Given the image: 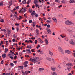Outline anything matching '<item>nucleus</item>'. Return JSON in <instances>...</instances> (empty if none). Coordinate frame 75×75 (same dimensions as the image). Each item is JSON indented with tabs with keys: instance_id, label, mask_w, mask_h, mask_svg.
I'll list each match as a JSON object with an SVG mask.
<instances>
[{
	"instance_id": "40",
	"label": "nucleus",
	"mask_w": 75,
	"mask_h": 75,
	"mask_svg": "<svg viewBox=\"0 0 75 75\" xmlns=\"http://www.w3.org/2000/svg\"><path fill=\"white\" fill-rule=\"evenodd\" d=\"M67 30L69 31V32H71V33H73V31L72 30H71L69 29H67Z\"/></svg>"
},
{
	"instance_id": "57",
	"label": "nucleus",
	"mask_w": 75,
	"mask_h": 75,
	"mask_svg": "<svg viewBox=\"0 0 75 75\" xmlns=\"http://www.w3.org/2000/svg\"><path fill=\"white\" fill-rule=\"evenodd\" d=\"M15 25H17V26H18V25H19V24H18V23H17H17H16L15 24Z\"/></svg>"
},
{
	"instance_id": "16",
	"label": "nucleus",
	"mask_w": 75,
	"mask_h": 75,
	"mask_svg": "<svg viewBox=\"0 0 75 75\" xmlns=\"http://www.w3.org/2000/svg\"><path fill=\"white\" fill-rule=\"evenodd\" d=\"M28 71H25V72L24 74L25 75H27V74H28Z\"/></svg>"
},
{
	"instance_id": "39",
	"label": "nucleus",
	"mask_w": 75,
	"mask_h": 75,
	"mask_svg": "<svg viewBox=\"0 0 75 75\" xmlns=\"http://www.w3.org/2000/svg\"><path fill=\"white\" fill-rule=\"evenodd\" d=\"M62 3H64V4L66 3V2H65V1L64 0H63L62 1Z\"/></svg>"
},
{
	"instance_id": "4",
	"label": "nucleus",
	"mask_w": 75,
	"mask_h": 75,
	"mask_svg": "<svg viewBox=\"0 0 75 75\" xmlns=\"http://www.w3.org/2000/svg\"><path fill=\"white\" fill-rule=\"evenodd\" d=\"M65 52L67 54H71V52L69 50H66L65 51Z\"/></svg>"
},
{
	"instance_id": "37",
	"label": "nucleus",
	"mask_w": 75,
	"mask_h": 75,
	"mask_svg": "<svg viewBox=\"0 0 75 75\" xmlns=\"http://www.w3.org/2000/svg\"><path fill=\"white\" fill-rule=\"evenodd\" d=\"M29 11L30 13H32V12L33 11V10H32V9H29Z\"/></svg>"
},
{
	"instance_id": "19",
	"label": "nucleus",
	"mask_w": 75,
	"mask_h": 75,
	"mask_svg": "<svg viewBox=\"0 0 75 75\" xmlns=\"http://www.w3.org/2000/svg\"><path fill=\"white\" fill-rule=\"evenodd\" d=\"M71 67H67V70L68 71H71Z\"/></svg>"
},
{
	"instance_id": "27",
	"label": "nucleus",
	"mask_w": 75,
	"mask_h": 75,
	"mask_svg": "<svg viewBox=\"0 0 75 75\" xmlns=\"http://www.w3.org/2000/svg\"><path fill=\"white\" fill-rule=\"evenodd\" d=\"M33 27H35V23L34 22H33Z\"/></svg>"
},
{
	"instance_id": "23",
	"label": "nucleus",
	"mask_w": 75,
	"mask_h": 75,
	"mask_svg": "<svg viewBox=\"0 0 75 75\" xmlns=\"http://www.w3.org/2000/svg\"><path fill=\"white\" fill-rule=\"evenodd\" d=\"M70 2L71 3H75V1L74 0H70Z\"/></svg>"
},
{
	"instance_id": "64",
	"label": "nucleus",
	"mask_w": 75,
	"mask_h": 75,
	"mask_svg": "<svg viewBox=\"0 0 75 75\" xmlns=\"http://www.w3.org/2000/svg\"><path fill=\"white\" fill-rule=\"evenodd\" d=\"M29 50L30 49H27L26 50V51H27V52H28V51H29Z\"/></svg>"
},
{
	"instance_id": "3",
	"label": "nucleus",
	"mask_w": 75,
	"mask_h": 75,
	"mask_svg": "<svg viewBox=\"0 0 75 75\" xmlns=\"http://www.w3.org/2000/svg\"><path fill=\"white\" fill-rule=\"evenodd\" d=\"M47 31L48 32V34H50L51 33V30H50V29L47 28Z\"/></svg>"
},
{
	"instance_id": "24",
	"label": "nucleus",
	"mask_w": 75,
	"mask_h": 75,
	"mask_svg": "<svg viewBox=\"0 0 75 75\" xmlns=\"http://www.w3.org/2000/svg\"><path fill=\"white\" fill-rule=\"evenodd\" d=\"M36 34H37V35H39V33H38L39 30H38L36 29Z\"/></svg>"
},
{
	"instance_id": "2",
	"label": "nucleus",
	"mask_w": 75,
	"mask_h": 75,
	"mask_svg": "<svg viewBox=\"0 0 75 75\" xmlns=\"http://www.w3.org/2000/svg\"><path fill=\"white\" fill-rule=\"evenodd\" d=\"M65 23L67 25H71V24H72V25H74L75 24L74 23H72V22H71V21H67L65 22Z\"/></svg>"
},
{
	"instance_id": "18",
	"label": "nucleus",
	"mask_w": 75,
	"mask_h": 75,
	"mask_svg": "<svg viewBox=\"0 0 75 75\" xmlns=\"http://www.w3.org/2000/svg\"><path fill=\"white\" fill-rule=\"evenodd\" d=\"M22 3L23 4H26L27 2L26 1V0H24V1H22Z\"/></svg>"
},
{
	"instance_id": "49",
	"label": "nucleus",
	"mask_w": 75,
	"mask_h": 75,
	"mask_svg": "<svg viewBox=\"0 0 75 75\" xmlns=\"http://www.w3.org/2000/svg\"><path fill=\"white\" fill-rule=\"evenodd\" d=\"M16 9L17 10H18V9H19V6H17L16 7Z\"/></svg>"
},
{
	"instance_id": "46",
	"label": "nucleus",
	"mask_w": 75,
	"mask_h": 75,
	"mask_svg": "<svg viewBox=\"0 0 75 75\" xmlns=\"http://www.w3.org/2000/svg\"><path fill=\"white\" fill-rule=\"evenodd\" d=\"M37 0H35L34 1L35 4H37Z\"/></svg>"
},
{
	"instance_id": "58",
	"label": "nucleus",
	"mask_w": 75,
	"mask_h": 75,
	"mask_svg": "<svg viewBox=\"0 0 75 75\" xmlns=\"http://www.w3.org/2000/svg\"><path fill=\"white\" fill-rule=\"evenodd\" d=\"M17 56H15L14 57V59H16L17 58Z\"/></svg>"
},
{
	"instance_id": "28",
	"label": "nucleus",
	"mask_w": 75,
	"mask_h": 75,
	"mask_svg": "<svg viewBox=\"0 0 75 75\" xmlns=\"http://www.w3.org/2000/svg\"><path fill=\"white\" fill-rule=\"evenodd\" d=\"M58 49L60 51H62V48H61V47H59Z\"/></svg>"
},
{
	"instance_id": "35",
	"label": "nucleus",
	"mask_w": 75,
	"mask_h": 75,
	"mask_svg": "<svg viewBox=\"0 0 75 75\" xmlns=\"http://www.w3.org/2000/svg\"><path fill=\"white\" fill-rule=\"evenodd\" d=\"M52 75H57V73H56V72H53Z\"/></svg>"
},
{
	"instance_id": "33",
	"label": "nucleus",
	"mask_w": 75,
	"mask_h": 75,
	"mask_svg": "<svg viewBox=\"0 0 75 75\" xmlns=\"http://www.w3.org/2000/svg\"><path fill=\"white\" fill-rule=\"evenodd\" d=\"M0 21L1 22V23H3V22H4V19H2Z\"/></svg>"
},
{
	"instance_id": "36",
	"label": "nucleus",
	"mask_w": 75,
	"mask_h": 75,
	"mask_svg": "<svg viewBox=\"0 0 75 75\" xmlns=\"http://www.w3.org/2000/svg\"><path fill=\"white\" fill-rule=\"evenodd\" d=\"M16 29L17 30V32L18 31V30H19V28H18V27H16Z\"/></svg>"
},
{
	"instance_id": "42",
	"label": "nucleus",
	"mask_w": 75,
	"mask_h": 75,
	"mask_svg": "<svg viewBox=\"0 0 75 75\" xmlns=\"http://www.w3.org/2000/svg\"><path fill=\"white\" fill-rule=\"evenodd\" d=\"M32 20H30L29 21V23H32Z\"/></svg>"
},
{
	"instance_id": "59",
	"label": "nucleus",
	"mask_w": 75,
	"mask_h": 75,
	"mask_svg": "<svg viewBox=\"0 0 75 75\" xmlns=\"http://www.w3.org/2000/svg\"><path fill=\"white\" fill-rule=\"evenodd\" d=\"M52 35H55V33H54V32H53L52 33Z\"/></svg>"
},
{
	"instance_id": "45",
	"label": "nucleus",
	"mask_w": 75,
	"mask_h": 75,
	"mask_svg": "<svg viewBox=\"0 0 75 75\" xmlns=\"http://www.w3.org/2000/svg\"><path fill=\"white\" fill-rule=\"evenodd\" d=\"M35 5L36 7H39V6L37 4H35Z\"/></svg>"
},
{
	"instance_id": "53",
	"label": "nucleus",
	"mask_w": 75,
	"mask_h": 75,
	"mask_svg": "<svg viewBox=\"0 0 75 75\" xmlns=\"http://www.w3.org/2000/svg\"><path fill=\"white\" fill-rule=\"evenodd\" d=\"M73 16H75V11H74V12L72 14Z\"/></svg>"
},
{
	"instance_id": "20",
	"label": "nucleus",
	"mask_w": 75,
	"mask_h": 75,
	"mask_svg": "<svg viewBox=\"0 0 75 75\" xmlns=\"http://www.w3.org/2000/svg\"><path fill=\"white\" fill-rule=\"evenodd\" d=\"M38 40L39 41H40V42L41 43H42V42H43L42 41V40H41V39L40 38L38 39Z\"/></svg>"
},
{
	"instance_id": "43",
	"label": "nucleus",
	"mask_w": 75,
	"mask_h": 75,
	"mask_svg": "<svg viewBox=\"0 0 75 75\" xmlns=\"http://www.w3.org/2000/svg\"><path fill=\"white\" fill-rule=\"evenodd\" d=\"M24 67H25V68L27 67L28 66V65H27V64H24Z\"/></svg>"
},
{
	"instance_id": "55",
	"label": "nucleus",
	"mask_w": 75,
	"mask_h": 75,
	"mask_svg": "<svg viewBox=\"0 0 75 75\" xmlns=\"http://www.w3.org/2000/svg\"><path fill=\"white\" fill-rule=\"evenodd\" d=\"M47 27H48V28H50V25H47Z\"/></svg>"
},
{
	"instance_id": "41",
	"label": "nucleus",
	"mask_w": 75,
	"mask_h": 75,
	"mask_svg": "<svg viewBox=\"0 0 75 75\" xmlns=\"http://www.w3.org/2000/svg\"><path fill=\"white\" fill-rule=\"evenodd\" d=\"M46 22H47V23H50V22H51V21H50V20H47Z\"/></svg>"
},
{
	"instance_id": "51",
	"label": "nucleus",
	"mask_w": 75,
	"mask_h": 75,
	"mask_svg": "<svg viewBox=\"0 0 75 75\" xmlns=\"http://www.w3.org/2000/svg\"><path fill=\"white\" fill-rule=\"evenodd\" d=\"M10 73H6L5 74V75H10Z\"/></svg>"
},
{
	"instance_id": "14",
	"label": "nucleus",
	"mask_w": 75,
	"mask_h": 75,
	"mask_svg": "<svg viewBox=\"0 0 75 75\" xmlns=\"http://www.w3.org/2000/svg\"><path fill=\"white\" fill-rule=\"evenodd\" d=\"M12 4V1H10V2H9L8 5L9 6H11Z\"/></svg>"
},
{
	"instance_id": "38",
	"label": "nucleus",
	"mask_w": 75,
	"mask_h": 75,
	"mask_svg": "<svg viewBox=\"0 0 75 75\" xmlns=\"http://www.w3.org/2000/svg\"><path fill=\"white\" fill-rule=\"evenodd\" d=\"M9 58H11V59H14V57H12V56H10L9 57Z\"/></svg>"
},
{
	"instance_id": "31",
	"label": "nucleus",
	"mask_w": 75,
	"mask_h": 75,
	"mask_svg": "<svg viewBox=\"0 0 75 75\" xmlns=\"http://www.w3.org/2000/svg\"><path fill=\"white\" fill-rule=\"evenodd\" d=\"M3 4V2H1L0 3V5L1 6H2Z\"/></svg>"
},
{
	"instance_id": "9",
	"label": "nucleus",
	"mask_w": 75,
	"mask_h": 75,
	"mask_svg": "<svg viewBox=\"0 0 75 75\" xmlns=\"http://www.w3.org/2000/svg\"><path fill=\"white\" fill-rule=\"evenodd\" d=\"M11 33V30H8V34H10Z\"/></svg>"
},
{
	"instance_id": "21",
	"label": "nucleus",
	"mask_w": 75,
	"mask_h": 75,
	"mask_svg": "<svg viewBox=\"0 0 75 75\" xmlns=\"http://www.w3.org/2000/svg\"><path fill=\"white\" fill-rule=\"evenodd\" d=\"M28 64V62L27 61H26L24 63V64Z\"/></svg>"
},
{
	"instance_id": "47",
	"label": "nucleus",
	"mask_w": 75,
	"mask_h": 75,
	"mask_svg": "<svg viewBox=\"0 0 75 75\" xmlns=\"http://www.w3.org/2000/svg\"><path fill=\"white\" fill-rule=\"evenodd\" d=\"M35 44H37V40H35Z\"/></svg>"
},
{
	"instance_id": "34",
	"label": "nucleus",
	"mask_w": 75,
	"mask_h": 75,
	"mask_svg": "<svg viewBox=\"0 0 75 75\" xmlns=\"http://www.w3.org/2000/svg\"><path fill=\"white\" fill-rule=\"evenodd\" d=\"M1 31H4V32H6V30L4 29H1Z\"/></svg>"
},
{
	"instance_id": "11",
	"label": "nucleus",
	"mask_w": 75,
	"mask_h": 75,
	"mask_svg": "<svg viewBox=\"0 0 75 75\" xmlns=\"http://www.w3.org/2000/svg\"><path fill=\"white\" fill-rule=\"evenodd\" d=\"M49 52L50 55H51V56L53 55V53L52 52H51V51L49 50Z\"/></svg>"
},
{
	"instance_id": "52",
	"label": "nucleus",
	"mask_w": 75,
	"mask_h": 75,
	"mask_svg": "<svg viewBox=\"0 0 75 75\" xmlns=\"http://www.w3.org/2000/svg\"><path fill=\"white\" fill-rule=\"evenodd\" d=\"M1 64H3V63H4V61L3 60H2L1 61Z\"/></svg>"
},
{
	"instance_id": "62",
	"label": "nucleus",
	"mask_w": 75,
	"mask_h": 75,
	"mask_svg": "<svg viewBox=\"0 0 75 75\" xmlns=\"http://www.w3.org/2000/svg\"><path fill=\"white\" fill-rule=\"evenodd\" d=\"M28 51L29 53H30V54H31V51L30 50H29Z\"/></svg>"
},
{
	"instance_id": "10",
	"label": "nucleus",
	"mask_w": 75,
	"mask_h": 75,
	"mask_svg": "<svg viewBox=\"0 0 75 75\" xmlns=\"http://www.w3.org/2000/svg\"><path fill=\"white\" fill-rule=\"evenodd\" d=\"M2 58H5L6 57V54H5V53L3 54L2 55Z\"/></svg>"
},
{
	"instance_id": "29",
	"label": "nucleus",
	"mask_w": 75,
	"mask_h": 75,
	"mask_svg": "<svg viewBox=\"0 0 75 75\" xmlns=\"http://www.w3.org/2000/svg\"><path fill=\"white\" fill-rule=\"evenodd\" d=\"M23 67L22 66H20L18 67V68H20V69H23Z\"/></svg>"
},
{
	"instance_id": "5",
	"label": "nucleus",
	"mask_w": 75,
	"mask_h": 75,
	"mask_svg": "<svg viewBox=\"0 0 75 75\" xmlns=\"http://www.w3.org/2000/svg\"><path fill=\"white\" fill-rule=\"evenodd\" d=\"M66 65H67V66H69V67H72L73 65H72V64H71V63H69L68 64H66Z\"/></svg>"
},
{
	"instance_id": "26",
	"label": "nucleus",
	"mask_w": 75,
	"mask_h": 75,
	"mask_svg": "<svg viewBox=\"0 0 75 75\" xmlns=\"http://www.w3.org/2000/svg\"><path fill=\"white\" fill-rule=\"evenodd\" d=\"M13 38H17V35H16L15 34H13Z\"/></svg>"
},
{
	"instance_id": "60",
	"label": "nucleus",
	"mask_w": 75,
	"mask_h": 75,
	"mask_svg": "<svg viewBox=\"0 0 75 75\" xmlns=\"http://www.w3.org/2000/svg\"><path fill=\"white\" fill-rule=\"evenodd\" d=\"M15 39H13L12 40V41H13V42H15Z\"/></svg>"
},
{
	"instance_id": "6",
	"label": "nucleus",
	"mask_w": 75,
	"mask_h": 75,
	"mask_svg": "<svg viewBox=\"0 0 75 75\" xmlns=\"http://www.w3.org/2000/svg\"><path fill=\"white\" fill-rule=\"evenodd\" d=\"M69 43L71 44H72V45H75V43L72 41H70Z\"/></svg>"
},
{
	"instance_id": "56",
	"label": "nucleus",
	"mask_w": 75,
	"mask_h": 75,
	"mask_svg": "<svg viewBox=\"0 0 75 75\" xmlns=\"http://www.w3.org/2000/svg\"><path fill=\"white\" fill-rule=\"evenodd\" d=\"M26 11V10H25V8H23V12H25V11Z\"/></svg>"
},
{
	"instance_id": "61",
	"label": "nucleus",
	"mask_w": 75,
	"mask_h": 75,
	"mask_svg": "<svg viewBox=\"0 0 75 75\" xmlns=\"http://www.w3.org/2000/svg\"><path fill=\"white\" fill-rule=\"evenodd\" d=\"M32 8H35V6L33 5V6H32Z\"/></svg>"
},
{
	"instance_id": "63",
	"label": "nucleus",
	"mask_w": 75,
	"mask_h": 75,
	"mask_svg": "<svg viewBox=\"0 0 75 75\" xmlns=\"http://www.w3.org/2000/svg\"><path fill=\"white\" fill-rule=\"evenodd\" d=\"M17 61H14L13 62V63H17Z\"/></svg>"
},
{
	"instance_id": "12",
	"label": "nucleus",
	"mask_w": 75,
	"mask_h": 75,
	"mask_svg": "<svg viewBox=\"0 0 75 75\" xmlns=\"http://www.w3.org/2000/svg\"><path fill=\"white\" fill-rule=\"evenodd\" d=\"M36 14V13H35V12H34H34H32L31 13V16H33V17Z\"/></svg>"
},
{
	"instance_id": "32",
	"label": "nucleus",
	"mask_w": 75,
	"mask_h": 75,
	"mask_svg": "<svg viewBox=\"0 0 75 75\" xmlns=\"http://www.w3.org/2000/svg\"><path fill=\"white\" fill-rule=\"evenodd\" d=\"M60 51V53L62 54H64V52H63V50H62Z\"/></svg>"
},
{
	"instance_id": "7",
	"label": "nucleus",
	"mask_w": 75,
	"mask_h": 75,
	"mask_svg": "<svg viewBox=\"0 0 75 75\" xmlns=\"http://www.w3.org/2000/svg\"><path fill=\"white\" fill-rule=\"evenodd\" d=\"M43 70H44V69L42 68H40L39 69V71L40 72H41L42 71H43Z\"/></svg>"
},
{
	"instance_id": "44",
	"label": "nucleus",
	"mask_w": 75,
	"mask_h": 75,
	"mask_svg": "<svg viewBox=\"0 0 75 75\" xmlns=\"http://www.w3.org/2000/svg\"><path fill=\"white\" fill-rule=\"evenodd\" d=\"M55 2H58V3H59L60 1L59 0H55Z\"/></svg>"
},
{
	"instance_id": "13",
	"label": "nucleus",
	"mask_w": 75,
	"mask_h": 75,
	"mask_svg": "<svg viewBox=\"0 0 75 75\" xmlns=\"http://www.w3.org/2000/svg\"><path fill=\"white\" fill-rule=\"evenodd\" d=\"M45 41L46 44H48V40L46 39L45 40Z\"/></svg>"
},
{
	"instance_id": "50",
	"label": "nucleus",
	"mask_w": 75,
	"mask_h": 75,
	"mask_svg": "<svg viewBox=\"0 0 75 75\" xmlns=\"http://www.w3.org/2000/svg\"><path fill=\"white\" fill-rule=\"evenodd\" d=\"M38 15L37 14H35V17H38Z\"/></svg>"
},
{
	"instance_id": "22",
	"label": "nucleus",
	"mask_w": 75,
	"mask_h": 75,
	"mask_svg": "<svg viewBox=\"0 0 75 75\" xmlns=\"http://www.w3.org/2000/svg\"><path fill=\"white\" fill-rule=\"evenodd\" d=\"M51 69L52 71H55V69L52 67H51Z\"/></svg>"
},
{
	"instance_id": "17",
	"label": "nucleus",
	"mask_w": 75,
	"mask_h": 75,
	"mask_svg": "<svg viewBox=\"0 0 75 75\" xmlns=\"http://www.w3.org/2000/svg\"><path fill=\"white\" fill-rule=\"evenodd\" d=\"M46 59H47V60H48V61H51L52 60L51 58H50L48 57H47L46 58Z\"/></svg>"
},
{
	"instance_id": "25",
	"label": "nucleus",
	"mask_w": 75,
	"mask_h": 75,
	"mask_svg": "<svg viewBox=\"0 0 75 75\" xmlns=\"http://www.w3.org/2000/svg\"><path fill=\"white\" fill-rule=\"evenodd\" d=\"M14 64L12 63H11L10 64V65H11V66L12 67H13L14 66Z\"/></svg>"
},
{
	"instance_id": "30",
	"label": "nucleus",
	"mask_w": 75,
	"mask_h": 75,
	"mask_svg": "<svg viewBox=\"0 0 75 75\" xmlns=\"http://www.w3.org/2000/svg\"><path fill=\"white\" fill-rule=\"evenodd\" d=\"M7 51H8V49H7V48H5V52L6 53V52H7Z\"/></svg>"
},
{
	"instance_id": "15",
	"label": "nucleus",
	"mask_w": 75,
	"mask_h": 75,
	"mask_svg": "<svg viewBox=\"0 0 75 75\" xmlns=\"http://www.w3.org/2000/svg\"><path fill=\"white\" fill-rule=\"evenodd\" d=\"M23 10L24 8H22L21 10L20 11H19V13H20L21 11V12H23Z\"/></svg>"
},
{
	"instance_id": "48",
	"label": "nucleus",
	"mask_w": 75,
	"mask_h": 75,
	"mask_svg": "<svg viewBox=\"0 0 75 75\" xmlns=\"http://www.w3.org/2000/svg\"><path fill=\"white\" fill-rule=\"evenodd\" d=\"M74 72H75V71H71V73L72 74H74Z\"/></svg>"
},
{
	"instance_id": "54",
	"label": "nucleus",
	"mask_w": 75,
	"mask_h": 75,
	"mask_svg": "<svg viewBox=\"0 0 75 75\" xmlns=\"http://www.w3.org/2000/svg\"><path fill=\"white\" fill-rule=\"evenodd\" d=\"M62 6V5H60V6H58L59 8H60V7H61Z\"/></svg>"
},
{
	"instance_id": "8",
	"label": "nucleus",
	"mask_w": 75,
	"mask_h": 75,
	"mask_svg": "<svg viewBox=\"0 0 75 75\" xmlns=\"http://www.w3.org/2000/svg\"><path fill=\"white\" fill-rule=\"evenodd\" d=\"M52 20H54V21L55 23H57V18H52Z\"/></svg>"
},
{
	"instance_id": "1",
	"label": "nucleus",
	"mask_w": 75,
	"mask_h": 75,
	"mask_svg": "<svg viewBox=\"0 0 75 75\" xmlns=\"http://www.w3.org/2000/svg\"><path fill=\"white\" fill-rule=\"evenodd\" d=\"M39 59V58L38 57H36L34 59H33L31 58H30V60L31 59L32 61L34 63H35V62H37L38 61V59Z\"/></svg>"
}]
</instances>
